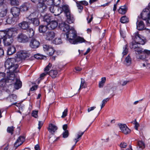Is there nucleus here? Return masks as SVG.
I'll list each match as a JSON object with an SVG mask.
<instances>
[{"mask_svg": "<svg viewBox=\"0 0 150 150\" xmlns=\"http://www.w3.org/2000/svg\"><path fill=\"white\" fill-rule=\"evenodd\" d=\"M132 39L133 41L130 45V48L134 49L137 54L142 55L144 49L138 47L137 44L144 45L146 42L145 38L139 34L138 32H137L132 35Z\"/></svg>", "mask_w": 150, "mask_h": 150, "instance_id": "1", "label": "nucleus"}, {"mask_svg": "<svg viewBox=\"0 0 150 150\" xmlns=\"http://www.w3.org/2000/svg\"><path fill=\"white\" fill-rule=\"evenodd\" d=\"M19 62H21V59L18 58H8L6 60L5 62V66L7 74L11 76V74L18 72Z\"/></svg>", "mask_w": 150, "mask_h": 150, "instance_id": "2", "label": "nucleus"}, {"mask_svg": "<svg viewBox=\"0 0 150 150\" xmlns=\"http://www.w3.org/2000/svg\"><path fill=\"white\" fill-rule=\"evenodd\" d=\"M67 40L72 44H77L78 43L87 42L83 38L77 36V33L74 29H71L65 33Z\"/></svg>", "mask_w": 150, "mask_h": 150, "instance_id": "3", "label": "nucleus"}, {"mask_svg": "<svg viewBox=\"0 0 150 150\" xmlns=\"http://www.w3.org/2000/svg\"><path fill=\"white\" fill-rule=\"evenodd\" d=\"M11 76L7 74L6 78L2 79L0 81V86L3 87L4 90L8 93L11 92L12 88V86L10 84V81H9L11 79Z\"/></svg>", "mask_w": 150, "mask_h": 150, "instance_id": "4", "label": "nucleus"}, {"mask_svg": "<svg viewBox=\"0 0 150 150\" xmlns=\"http://www.w3.org/2000/svg\"><path fill=\"white\" fill-rule=\"evenodd\" d=\"M21 59H21L28 60L30 61H32L33 59V57L29 52L28 51L26 50H21L19 52L18 55V57Z\"/></svg>", "mask_w": 150, "mask_h": 150, "instance_id": "5", "label": "nucleus"}, {"mask_svg": "<svg viewBox=\"0 0 150 150\" xmlns=\"http://www.w3.org/2000/svg\"><path fill=\"white\" fill-rule=\"evenodd\" d=\"M11 79H9V81H10V84L12 86V84H13V87L16 89H18L20 88L22 86V83L20 81L19 79L16 78L15 77L14 74H11ZM13 87H12V88Z\"/></svg>", "mask_w": 150, "mask_h": 150, "instance_id": "6", "label": "nucleus"}, {"mask_svg": "<svg viewBox=\"0 0 150 150\" xmlns=\"http://www.w3.org/2000/svg\"><path fill=\"white\" fill-rule=\"evenodd\" d=\"M0 35H3L4 33H6V35L10 37L13 38V37L16 36L17 33V31L16 28H12L8 29L6 31V32L1 31L0 32Z\"/></svg>", "mask_w": 150, "mask_h": 150, "instance_id": "7", "label": "nucleus"}, {"mask_svg": "<svg viewBox=\"0 0 150 150\" xmlns=\"http://www.w3.org/2000/svg\"><path fill=\"white\" fill-rule=\"evenodd\" d=\"M35 15V13H33L31 14L30 15L28 18V19L30 24L32 23L34 26H37L40 23L38 19L36 18H32Z\"/></svg>", "mask_w": 150, "mask_h": 150, "instance_id": "8", "label": "nucleus"}, {"mask_svg": "<svg viewBox=\"0 0 150 150\" xmlns=\"http://www.w3.org/2000/svg\"><path fill=\"white\" fill-rule=\"evenodd\" d=\"M18 42L21 43H26L29 41V39L26 35L23 33L19 34L17 37Z\"/></svg>", "mask_w": 150, "mask_h": 150, "instance_id": "9", "label": "nucleus"}, {"mask_svg": "<svg viewBox=\"0 0 150 150\" xmlns=\"http://www.w3.org/2000/svg\"><path fill=\"white\" fill-rule=\"evenodd\" d=\"M3 35L2 36H1V38H3V41L5 46H8L11 45L13 41V38L5 34V35Z\"/></svg>", "mask_w": 150, "mask_h": 150, "instance_id": "10", "label": "nucleus"}, {"mask_svg": "<svg viewBox=\"0 0 150 150\" xmlns=\"http://www.w3.org/2000/svg\"><path fill=\"white\" fill-rule=\"evenodd\" d=\"M43 48L44 51H46L47 54L50 56L52 55L55 51L52 47L48 45H43Z\"/></svg>", "mask_w": 150, "mask_h": 150, "instance_id": "11", "label": "nucleus"}, {"mask_svg": "<svg viewBox=\"0 0 150 150\" xmlns=\"http://www.w3.org/2000/svg\"><path fill=\"white\" fill-rule=\"evenodd\" d=\"M148 56H149V58L150 60V50L144 49L143 54L139 55V58L142 60L145 59L146 61H147L148 59H147Z\"/></svg>", "mask_w": 150, "mask_h": 150, "instance_id": "12", "label": "nucleus"}, {"mask_svg": "<svg viewBox=\"0 0 150 150\" xmlns=\"http://www.w3.org/2000/svg\"><path fill=\"white\" fill-rule=\"evenodd\" d=\"M43 35L46 40L50 41L55 37V33L53 31H48L45 33Z\"/></svg>", "mask_w": 150, "mask_h": 150, "instance_id": "13", "label": "nucleus"}, {"mask_svg": "<svg viewBox=\"0 0 150 150\" xmlns=\"http://www.w3.org/2000/svg\"><path fill=\"white\" fill-rule=\"evenodd\" d=\"M119 127L121 132L124 134H128L131 132V130L125 124H120L119 125Z\"/></svg>", "mask_w": 150, "mask_h": 150, "instance_id": "14", "label": "nucleus"}, {"mask_svg": "<svg viewBox=\"0 0 150 150\" xmlns=\"http://www.w3.org/2000/svg\"><path fill=\"white\" fill-rule=\"evenodd\" d=\"M59 26L60 30L65 32V33L68 32L69 30H71L70 28L69 25L66 24L65 22L60 24Z\"/></svg>", "mask_w": 150, "mask_h": 150, "instance_id": "15", "label": "nucleus"}, {"mask_svg": "<svg viewBox=\"0 0 150 150\" xmlns=\"http://www.w3.org/2000/svg\"><path fill=\"white\" fill-rule=\"evenodd\" d=\"M8 11V8L6 5L0 7V17H5L6 16Z\"/></svg>", "mask_w": 150, "mask_h": 150, "instance_id": "16", "label": "nucleus"}, {"mask_svg": "<svg viewBox=\"0 0 150 150\" xmlns=\"http://www.w3.org/2000/svg\"><path fill=\"white\" fill-rule=\"evenodd\" d=\"M40 45L39 42L36 39L32 38L30 40V46L33 48H36L38 47Z\"/></svg>", "mask_w": 150, "mask_h": 150, "instance_id": "17", "label": "nucleus"}, {"mask_svg": "<svg viewBox=\"0 0 150 150\" xmlns=\"http://www.w3.org/2000/svg\"><path fill=\"white\" fill-rule=\"evenodd\" d=\"M25 139L24 136H20L17 139L14 144V146L16 148L21 145L24 142Z\"/></svg>", "mask_w": 150, "mask_h": 150, "instance_id": "18", "label": "nucleus"}, {"mask_svg": "<svg viewBox=\"0 0 150 150\" xmlns=\"http://www.w3.org/2000/svg\"><path fill=\"white\" fill-rule=\"evenodd\" d=\"M20 9L16 7L12 8L11 9V12L13 16L15 18L18 17L20 14Z\"/></svg>", "mask_w": 150, "mask_h": 150, "instance_id": "19", "label": "nucleus"}, {"mask_svg": "<svg viewBox=\"0 0 150 150\" xmlns=\"http://www.w3.org/2000/svg\"><path fill=\"white\" fill-rule=\"evenodd\" d=\"M150 14V12L149 10L148 9L144 10L141 14V17L144 20H146L148 18Z\"/></svg>", "mask_w": 150, "mask_h": 150, "instance_id": "20", "label": "nucleus"}, {"mask_svg": "<svg viewBox=\"0 0 150 150\" xmlns=\"http://www.w3.org/2000/svg\"><path fill=\"white\" fill-rule=\"evenodd\" d=\"M30 24L29 21L28 22L23 21L19 24V26L23 29L27 30L29 28Z\"/></svg>", "mask_w": 150, "mask_h": 150, "instance_id": "21", "label": "nucleus"}, {"mask_svg": "<svg viewBox=\"0 0 150 150\" xmlns=\"http://www.w3.org/2000/svg\"><path fill=\"white\" fill-rule=\"evenodd\" d=\"M67 17V21L69 24L73 23L74 21V19L73 16L70 13H67V14L66 15Z\"/></svg>", "mask_w": 150, "mask_h": 150, "instance_id": "22", "label": "nucleus"}, {"mask_svg": "<svg viewBox=\"0 0 150 150\" xmlns=\"http://www.w3.org/2000/svg\"><path fill=\"white\" fill-rule=\"evenodd\" d=\"M47 129L49 132L52 134H53L57 129V127L56 126L52 124H49Z\"/></svg>", "mask_w": 150, "mask_h": 150, "instance_id": "23", "label": "nucleus"}, {"mask_svg": "<svg viewBox=\"0 0 150 150\" xmlns=\"http://www.w3.org/2000/svg\"><path fill=\"white\" fill-rule=\"evenodd\" d=\"M17 98V96L14 94H11L9 95L6 99L8 102H13L15 101L16 100Z\"/></svg>", "mask_w": 150, "mask_h": 150, "instance_id": "24", "label": "nucleus"}, {"mask_svg": "<svg viewBox=\"0 0 150 150\" xmlns=\"http://www.w3.org/2000/svg\"><path fill=\"white\" fill-rule=\"evenodd\" d=\"M47 0H39L38 4V7L40 8H42L43 10L47 8L44 2L46 1ZM59 1V0H58Z\"/></svg>", "mask_w": 150, "mask_h": 150, "instance_id": "25", "label": "nucleus"}, {"mask_svg": "<svg viewBox=\"0 0 150 150\" xmlns=\"http://www.w3.org/2000/svg\"><path fill=\"white\" fill-rule=\"evenodd\" d=\"M29 6V4L28 3H25L23 4L20 6V10L21 11H27Z\"/></svg>", "mask_w": 150, "mask_h": 150, "instance_id": "26", "label": "nucleus"}, {"mask_svg": "<svg viewBox=\"0 0 150 150\" xmlns=\"http://www.w3.org/2000/svg\"><path fill=\"white\" fill-rule=\"evenodd\" d=\"M48 25H49V27L50 29H54L57 26L58 23L55 21H52Z\"/></svg>", "mask_w": 150, "mask_h": 150, "instance_id": "27", "label": "nucleus"}, {"mask_svg": "<svg viewBox=\"0 0 150 150\" xmlns=\"http://www.w3.org/2000/svg\"><path fill=\"white\" fill-rule=\"evenodd\" d=\"M16 49L13 46H11L9 47L7 51V54L8 55H11L16 52Z\"/></svg>", "mask_w": 150, "mask_h": 150, "instance_id": "28", "label": "nucleus"}, {"mask_svg": "<svg viewBox=\"0 0 150 150\" xmlns=\"http://www.w3.org/2000/svg\"><path fill=\"white\" fill-rule=\"evenodd\" d=\"M144 27V25L142 21L139 22L138 20L137 22V29L139 30H141L143 29Z\"/></svg>", "mask_w": 150, "mask_h": 150, "instance_id": "29", "label": "nucleus"}, {"mask_svg": "<svg viewBox=\"0 0 150 150\" xmlns=\"http://www.w3.org/2000/svg\"><path fill=\"white\" fill-rule=\"evenodd\" d=\"M58 72L57 70L54 69L51 70L48 74L52 78H55L57 76Z\"/></svg>", "mask_w": 150, "mask_h": 150, "instance_id": "30", "label": "nucleus"}, {"mask_svg": "<svg viewBox=\"0 0 150 150\" xmlns=\"http://www.w3.org/2000/svg\"><path fill=\"white\" fill-rule=\"evenodd\" d=\"M48 27L46 25H41L39 28V32L40 33H44L47 30Z\"/></svg>", "mask_w": 150, "mask_h": 150, "instance_id": "31", "label": "nucleus"}, {"mask_svg": "<svg viewBox=\"0 0 150 150\" xmlns=\"http://www.w3.org/2000/svg\"><path fill=\"white\" fill-rule=\"evenodd\" d=\"M127 10V8L126 6H122L119 9L118 12L120 13L124 14L126 13Z\"/></svg>", "mask_w": 150, "mask_h": 150, "instance_id": "32", "label": "nucleus"}, {"mask_svg": "<svg viewBox=\"0 0 150 150\" xmlns=\"http://www.w3.org/2000/svg\"><path fill=\"white\" fill-rule=\"evenodd\" d=\"M51 19V16L49 15H46L44 16L43 18V21L44 22H45L47 24H48Z\"/></svg>", "mask_w": 150, "mask_h": 150, "instance_id": "33", "label": "nucleus"}, {"mask_svg": "<svg viewBox=\"0 0 150 150\" xmlns=\"http://www.w3.org/2000/svg\"><path fill=\"white\" fill-rule=\"evenodd\" d=\"M27 33L29 38L32 37L34 34V31L33 29L29 28L27 30Z\"/></svg>", "mask_w": 150, "mask_h": 150, "instance_id": "34", "label": "nucleus"}, {"mask_svg": "<svg viewBox=\"0 0 150 150\" xmlns=\"http://www.w3.org/2000/svg\"><path fill=\"white\" fill-rule=\"evenodd\" d=\"M84 132H82L81 133H79L77 134V137L74 140V142H75V144L74 145L72 146V148L71 150L73 149L74 147L75 146L76 144L77 143V142L79 141V139L82 136L83 134H84Z\"/></svg>", "mask_w": 150, "mask_h": 150, "instance_id": "35", "label": "nucleus"}, {"mask_svg": "<svg viewBox=\"0 0 150 150\" xmlns=\"http://www.w3.org/2000/svg\"><path fill=\"white\" fill-rule=\"evenodd\" d=\"M87 86L84 80L82 78L81 79V83L80 88L79 89V91L81 89L83 88H85Z\"/></svg>", "mask_w": 150, "mask_h": 150, "instance_id": "36", "label": "nucleus"}, {"mask_svg": "<svg viewBox=\"0 0 150 150\" xmlns=\"http://www.w3.org/2000/svg\"><path fill=\"white\" fill-rule=\"evenodd\" d=\"M131 58L128 55L125 59V64L127 66H129L131 64Z\"/></svg>", "mask_w": 150, "mask_h": 150, "instance_id": "37", "label": "nucleus"}, {"mask_svg": "<svg viewBox=\"0 0 150 150\" xmlns=\"http://www.w3.org/2000/svg\"><path fill=\"white\" fill-rule=\"evenodd\" d=\"M62 9L64 11L65 15L67 13H70V10L69 6L67 5H64L62 6Z\"/></svg>", "mask_w": 150, "mask_h": 150, "instance_id": "38", "label": "nucleus"}, {"mask_svg": "<svg viewBox=\"0 0 150 150\" xmlns=\"http://www.w3.org/2000/svg\"><path fill=\"white\" fill-rule=\"evenodd\" d=\"M106 80V78L105 77H103L101 78V81H100L98 84V86L99 88H102L103 87Z\"/></svg>", "mask_w": 150, "mask_h": 150, "instance_id": "39", "label": "nucleus"}, {"mask_svg": "<svg viewBox=\"0 0 150 150\" xmlns=\"http://www.w3.org/2000/svg\"><path fill=\"white\" fill-rule=\"evenodd\" d=\"M145 61L144 63L141 64L142 66L143 67H146L147 69L150 68V61L148 59L147 61H146L145 59Z\"/></svg>", "mask_w": 150, "mask_h": 150, "instance_id": "40", "label": "nucleus"}, {"mask_svg": "<svg viewBox=\"0 0 150 150\" xmlns=\"http://www.w3.org/2000/svg\"><path fill=\"white\" fill-rule=\"evenodd\" d=\"M138 147L139 149H143L145 147V144L142 141H139L137 142Z\"/></svg>", "mask_w": 150, "mask_h": 150, "instance_id": "41", "label": "nucleus"}, {"mask_svg": "<svg viewBox=\"0 0 150 150\" xmlns=\"http://www.w3.org/2000/svg\"><path fill=\"white\" fill-rule=\"evenodd\" d=\"M62 43V41L60 38H56L53 41V43L56 45Z\"/></svg>", "mask_w": 150, "mask_h": 150, "instance_id": "42", "label": "nucleus"}, {"mask_svg": "<svg viewBox=\"0 0 150 150\" xmlns=\"http://www.w3.org/2000/svg\"><path fill=\"white\" fill-rule=\"evenodd\" d=\"M52 66V64L49 63L48 64L47 66L44 68V71L45 72L48 74H49L48 71L50 69L51 67Z\"/></svg>", "mask_w": 150, "mask_h": 150, "instance_id": "43", "label": "nucleus"}, {"mask_svg": "<svg viewBox=\"0 0 150 150\" xmlns=\"http://www.w3.org/2000/svg\"><path fill=\"white\" fill-rule=\"evenodd\" d=\"M62 12V10L61 8L58 7L57 9L54 10V15L55 16L59 15Z\"/></svg>", "mask_w": 150, "mask_h": 150, "instance_id": "44", "label": "nucleus"}, {"mask_svg": "<svg viewBox=\"0 0 150 150\" xmlns=\"http://www.w3.org/2000/svg\"><path fill=\"white\" fill-rule=\"evenodd\" d=\"M120 21L121 23H125L128 22L129 21V20L126 16H123L120 18Z\"/></svg>", "mask_w": 150, "mask_h": 150, "instance_id": "45", "label": "nucleus"}, {"mask_svg": "<svg viewBox=\"0 0 150 150\" xmlns=\"http://www.w3.org/2000/svg\"><path fill=\"white\" fill-rule=\"evenodd\" d=\"M10 4L12 6H18L19 2L18 0H10Z\"/></svg>", "mask_w": 150, "mask_h": 150, "instance_id": "46", "label": "nucleus"}, {"mask_svg": "<svg viewBox=\"0 0 150 150\" xmlns=\"http://www.w3.org/2000/svg\"><path fill=\"white\" fill-rule=\"evenodd\" d=\"M58 7L54 6H51L49 7V9L50 11L52 13H54V10L55 9H57Z\"/></svg>", "mask_w": 150, "mask_h": 150, "instance_id": "47", "label": "nucleus"}, {"mask_svg": "<svg viewBox=\"0 0 150 150\" xmlns=\"http://www.w3.org/2000/svg\"><path fill=\"white\" fill-rule=\"evenodd\" d=\"M127 46V45H125L123 47V51L122 52L123 56L126 55L128 53Z\"/></svg>", "mask_w": 150, "mask_h": 150, "instance_id": "48", "label": "nucleus"}, {"mask_svg": "<svg viewBox=\"0 0 150 150\" xmlns=\"http://www.w3.org/2000/svg\"><path fill=\"white\" fill-rule=\"evenodd\" d=\"M14 127L13 126L8 127L7 129V131L9 133H11V134H13V131Z\"/></svg>", "mask_w": 150, "mask_h": 150, "instance_id": "49", "label": "nucleus"}, {"mask_svg": "<svg viewBox=\"0 0 150 150\" xmlns=\"http://www.w3.org/2000/svg\"><path fill=\"white\" fill-rule=\"evenodd\" d=\"M133 123L134 125V128L135 129L137 130L138 129V127L139 126V124L137 122L136 119L132 122Z\"/></svg>", "mask_w": 150, "mask_h": 150, "instance_id": "50", "label": "nucleus"}, {"mask_svg": "<svg viewBox=\"0 0 150 150\" xmlns=\"http://www.w3.org/2000/svg\"><path fill=\"white\" fill-rule=\"evenodd\" d=\"M63 137L64 138L67 137L69 135V132L68 130H66L62 134Z\"/></svg>", "mask_w": 150, "mask_h": 150, "instance_id": "51", "label": "nucleus"}, {"mask_svg": "<svg viewBox=\"0 0 150 150\" xmlns=\"http://www.w3.org/2000/svg\"><path fill=\"white\" fill-rule=\"evenodd\" d=\"M68 110L67 108L64 110V112L62 113V115L61 116L62 118H64L65 117L67 114Z\"/></svg>", "mask_w": 150, "mask_h": 150, "instance_id": "52", "label": "nucleus"}, {"mask_svg": "<svg viewBox=\"0 0 150 150\" xmlns=\"http://www.w3.org/2000/svg\"><path fill=\"white\" fill-rule=\"evenodd\" d=\"M38 111H33L32 112V116L35 118H37L38 117Z\"/></svg>", "mask_w": 150, "mask_h": 150, "instance_id": "53", "label": "nucleus"}, {"mask_svg": "<svg viewBox=\"0 0 150 150\" xmlns=\"http://www.w3.org/2000/svg\"><path fill=\"white\" fill-rule=\"evenodd\" d=\"M6 21L7 23L10 24L12 23L13 21L11 18H8L6 20Z\"/></svg>", "mask_w": 150, "mask_h": 150, "instance_id": "54", "label": "nucleus"}, {"mask_svg": "<svg viewBox=\"0 0 150 150\" xmlns=\"http://www.w3.org/2000/svg\"><path fill=\"white\" fill-rule=\"evenodd\" d=\"M77 6L78 9H80V11H81L83 9V6L81 3H77Z\"/></svg>", "mask_w": 150, "mask_h": 150, "instance_id": "55", "label": "nucleus"}, {"mask_svg": "<svg viewBox=\"0 0 150 150\" xmlns=\"http://www.w3.org/2000/svg\"><path fill=\"white\" fill-rule=\"evenodd\" d=\"M47 74V73L45 72L42 73L40 75L39 78V79H40V80L43 79H44V77Z\"/></svg>", "mask_w": 150, "mask_h": 150, "instance_id": "56", "label": "nucleus"}, {"mask_svg": "<svg viewBox=\"0 0 150 150\" xmlns=\"http://www.w3.org/2000/svg\"><path fill=\"white\" fill-rule=\"evenodd\" d=\"M127 146L126 143L124 142H121L120 144V146L121 148H125Z\"/></svg>", "mask_w": 150, "mask_h": 150, "instance_id": "57", "label": "nucleus"}, {"mask_svg": "<svg viewBox=\"0 0 150 150\" xmlns=\"http://www.w3.org/2000/svg\"><path fill=\"white\" fill-rule=\"evenodd\" d=\"M43 124V122H42L41 121H39V123L38 124V129L40 130V129L41 127L42 126V125Z\"/></svg>", "mask_w": 150, "mask_h": 150, "instance_id": "58", "label": "nucleus"}, {"mask_svg": "<svg viewBox=\"0 0 150 150\" xmlns=\"http://www.w3.org/2000/svg\"><path fill=\"white\" fill-rule=\"evenodd\" d=\"M37 88V86H32L30 89V90L32 91L35 90H36Z\"/></svg>", "mask_w": 150, "mask_h": 150, "instance_id": "59", "label": "nucleus"}, {"mask_svg": "<svg viewBox=\"0 0 150 150\" xmlns=\"http://www.w3.org/2000/svg\"><path fill=\"white\" fill-rule=\"evenodd\" d=\"M4 0H0V7L6 5L4 3Z\"/></svg>", "mask_w": 150, "mask_h": 150, "instance_id": "60", "label": "nucleus"}, {"mask_svg": "<svg viewBox=\"0 0 150 150\" xmlns=\"http://www.w3.org/2000/svg\"><path fill=\"white\" fill-rule=\"evenodd\" d=\"M96 108V107L94 106L90 107L88 109V112H89L90 111L94 110Z\"/></svg>", "mask_w": 150, "mask_h": 150, "instance_id": "61", "label": "nucleus"}, {"mask_svg": "<svg viewBox=\"0 0 150 150\" xmlns=\"http://www.w3.org/2000/svg\"><path fill=\"white\" fill-rule=\"evenodd\" d=\"M4 54V50L0 48V57L3 56Z\"/></svg>", "mask_w": 150, "mask_h": 150, "instance_id": "62", "label": "nucleus"}, {"mask_svg": "<svg viewBox=\"0 0 150 150\" xmlns=\"http://www.w3.org/2000/svg\"><path fill=\"white\" fill-rule=\"evenodd\" d=\"M81 4H83L84 5L86 6L88 5V3L86 1H83L81 2H80Z\"/></svg>", "mask_w": 150, "mask_h": 150, "instance_id": "63", "label": "nucleus"}, {"mask_svg": "<svg viewBox=\"0 0 150 150\" xmlns=\"http://www.w3.org/2000/svg\"><path fill=\"white\" fill-rule=\"evenodd\" d=\"M35 150H40V147L37 144L35 146Z\"/></svg>", "mask_w": 150, "mask_h": 150, "instance_id": "64", "label": "nucleus"}]
</instances>
